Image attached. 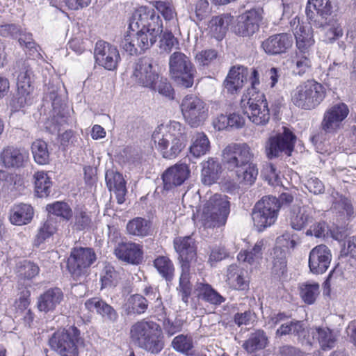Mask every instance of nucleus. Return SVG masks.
Listing matches in <instances>:
<instances>
[{"mask_svg":"<svg viewBox=\"0 0 356 356\" xmlns=\"http://www.w3.org/2000/svg\"><path fill=\"white\" fill-rule=\"evenodd\" d=\"M305 11L307 19L315 25H323L334 17L330 0H309Z\"/></svg>","mask_w":356,"mask_h":356,"instance_id":"19","label":"nucleus"},{"mask_svg":"<svg viewBox=\"0 0 356 356\" xmlns=\"http://www.w3.org/2000/svg\"><path fill=\"white\" fill-rule=\"evenodd\" d=\"M64 294L58 287L50 288L38 298L37 307L39 311L47 313L54 311L63 300Z\"/></svg>","mask_w":356,"mask_h":356,"instance_id":"29","label":"nucleus"},{"mask_svg":"<svg viewBox=\"0 0 356 356\" xmlns=\"http://www.w3.org/2000/svg\"><path fill=\"white\" fill-rule=\"evenodd\" d=\"M221 165L218 161L211 158L203 163L202 170V181L205 185H211L219 178Z\"/></svg>","mask_w":356,"mask_h":356,"instance_id":"35","label":"nucleus"},{"mask_svg":"<svg viewBox=\"0 0 356 356\" xmlns=\"http://www.w3.org/2000/svg\"><path fill=\"white\" fill-rule=\"evenodd\" d=\"M17 92L15 97L17 107H24L30 104L32 100L31 93L33 86L31 85L33 72L29 60H20L16 63Z\"/></svg>","mask_w":356,"mask_h":356,"instance_id":"11","label":"nucleus"},{"mask_svg":"<svg viewBox=\"0 0 356 356\" xmlns=\"http://www.w3.org/2000/svg\"><path fill=\"white\" fill-rule=\"evenodd\" d=\"M181 110L185 121L191 127L202 125L208 116L206 104L195 95H186L181 102Z\"/></svg>","mask_w":356,"mask_h":356,"instance_id":"12","label":"nucleus"},{"mask_svg":"<svg viewBox=\"0 0 356 356\" xmlns=\"http://www.w3.org/2000/svg\"><path fill=\"white\" fill-rule=\"evenodd\" d=\"M130 338L134 344L153 354L159 353L164 346L161 327L154 321L135 323L130 330Z\"/></svg>","mask_w":356,"mask_h":356,"instance_id":"5","label":"nucleus"},{"mask_svg":"<svg viewBox=\"0 0 356 356\" xmlns=\"http://www.w3.org/2000/svg\"><path fill=\"white\" fill-rule=\"evenodd\" d=\"M268 342V339L266 332L259 329L250 333L242 346L248 353H252L266 348Z\"/></svg>","mask_w":356,"mask_h":356,"instance_id":"34","label":"nucleus"},{"mask_svg":"<svg viewBox=\"0 0 356 356\" xmlns=\"http://www.w3.org/2000/svg\"><path fill=\"white\" fill-rule=\"evenodd\" d=\"M15 272L19 281L30 280L39 274V266L29 260H22L17 263Z\"/></svg>","mask_w":356,"mask_h":356,"instance_id":"37","label":"nucleus"},{"mask_svg":"<svg viewBox=\"0 0 356 356\" xmlns=\"http://www.w3.org/2000/svg\"><path fill=\"white\" fill-rule=\"evenodd\" d=\"M181 273L177 290L181 296L182 301L188 303L192 291V284L190 282V265L181 264Z\"/></svg>","mask_w":356,"mask_h":356,"instance_id":"42","label":"nucleus"},{"mask_svg":"<svg viewBox=\"0 0 356 356\" xmlns=\"http://www.w3.org/2000/svg\"><path fill=\"white\" fill-rule=\"evenodd\" d=\"M172 346L178 352L187 355H191L190 351L193 348L192 337L188 335L179 334L173 339Z\"/></svg>","mask_w":356,"mask_h":356,"instance_id":"56","label":"nucleus"},{"mask_svg":"<svg viewBox=\"0 0 356 356\" xmlns=\"http://www.w3.org/2000/svg\"><path fill=\"white\" fill-rule=\"evenodd\" d=\"M248 70L243 66L232 67L223 82L225 89L228 93H238L247 81Z\"/></svg>","mask_w":356,"mask_h":356,"instance_id":"27","label":"nucleus"},{"mask_svg":"<svg viewBox=\"0 0 356 356\" xmlns=\"http://www.w3.org/2000/svg\"><path fill=\"white\" fill-rule=\"evenodd\" d=\"M329 232V227L324 221L316 222L306 231L307 236H314L316 238H325Z\"/></svg>","mask_w":356,"mask_h":356,"instance_id":"59","label":"nucleus"},{"mask_svg":"<svg viewBox=\"0 0 356 356\" xmlns=\"http://www.w3.org/2000/svg\"><path fill=\"white\" fill-rule=\"evenodd\" d=\"M307 333L303 321L292 320L280 325L275 332V337L281 338L286 335H293L297 337L298 340H302Z\"/></svg>","mask_w":356,"mask_h":356,"instance_id":"33","label":"nucleus"},{"mask_svg":"<svg viewBox=\"0 0 356 356\" xmlns=\"http://www.w3.org/2000/svg\"><path fill=\"white\" fill-rule=\"evenodd\" d=\"M152 139L163 157L168 159L176 158L186 145L184 127L176 121L171 122L168 126L158 127L152 134Z\"/></svg>","mask_w":356,"mask_h":356,"instance_id":"3","label":"nucleus"},{"mask_svg":"<svg viewBox=\"0 0 356 356\" xmlns=\"http://www.w3.org/2000/svg\"><path fill=\"white\" fill-rule=\"evenodd\" d=\"M80 340V331L75 326H70L56 331L49 343L60 356H79L77 343Z\"/></svg>","mask_w":356,"mask_h":356,"instance_id":"9","label":"nucleus"},{"mask_svg":"<svg viewBox=\"0 0 356 356\" xmlns=\"http://www.w3.org/2000/svg\"><path fill=\"white\" fill-rule=\"evenodd\" d=\"M245 124L244 118L238 114L232 113L229 116L221 115L214 122V126L218 130H223L228 127L235 129H240Z\"/></svg>","mask_w":356,"mask_h":356,"instance_id":"47","label":"nucleus"},{"mask_svg":"<svg viewBox=\"0 0 356 356\" xmlns=\"http://www.w3.org/2000/svg\"><path fill=\"white\" fill-rule=\"evenodd\" d=\"M286 268V252L280 247H275L273 250V271L276 275H283Z\"/></svg>","mask_w":356,"mask_h":356,"instance_id":"54","label":"nucleus"},{"mask_svg":"<svg viewBox=\"0 0 356 356\" xmlns=\"http://www.w3.org/2000/svg\"><path fill=\"white\" fill-rule=\"evenodd\" d=\"M293 42L290 34H275L263 41L261 47L269 55H278L286 52L292 46Z\"/></svg>","mask_w":356,"mask_h":356,"instance_id":"25","label":"nucleus"},{"mask_svg":"<svg viewBox=\"0 0 356 356\" xmlns=\"http://www.w3.org/2000/svg\"><path fill=\"white\" fill-rule=\"evenodd\" d=\"M314 211L309 207H293L289 216L291 227L297 231L305 229L314 222Z\"/></svg>","mask_w":356,"mask_h":356,"instance_id":"26","label":"nucleus"},{"mask_svg":"<svg viewBox=\"0 0 356 356\" xmlns=\"http://www.w3.org/2000/svg\"><path fill=\"white\" fill-rule=\"evenodd\" d=\"M127 230L129 235L145 237L150 234L151 223L145 218L137 217L128 222Z\"/></svg>","mask_w":356,"mask_h":356,"instance_id":"40","label":"nucleus"},{"mask_svg":"<svg viewBox=\"0 0 356 356\" xmlns=\"http://www.w3.org/2000/svg\"><path fill=\"white\" fill-rule=\"evenodd\" d=\"M105 179L108 190L113 192L118 204H122L125 200L127 193L126 181L122 174L113 170L106 172Z\"/></svg>","mask_w":356,"mask_h":356,"instance_id":"30","label":"nucleus"},{"mask_svg":"<svg viewBox=\"0 0 356 356\" xmlns=\"http://www.w3.org/2000/svg\"><path fill=\"white\" fill-rule=\"evenodd\" d=\"M154 266L167 281H172L174 277L175 268L169 258L160 256L154 261Z\"/></svg>","mask_w":356,"mask_h":356,"instance_id":"52","label":"nucleus"},{"mask_svg":"<svg viewBox=\"0 0 356 356\" xmlns=\"http://www.w3.org/2000/svg\"><path fill=\"white\" fill-rule=\"evenodd\" d=\"M310 51H297L292 59L293 72L300 76L308 72L312 68Z\"/></svg>","mask_w":356,"mask_h":356,"instance_id":"38","label":"nucleus"},{"mask_svg":"<svg viewBox=\"0 0 356 356\" xmlns=\"http://www.w3.org/2000/svg\"><path fill=\"white\" fill-rule=\"evenodd\" d=\"M254 154L247 143H232L222 153V162L229 171L234 172L240 183L252 185L258 175V169L252 162Z\"/></svg>","mask_w":356,"mask_h":356,"instance_id":"2","label":"nucleus"},{"mask_svg":"<svg viewBox=\"0 0 356 356\" xmlns=\"http://www.w3.org/2000/svg\"><path fill=\"white\" fill-rule=\"evenodd\" d=\"M32 154L35 161L40 165H45L49 161V152L47 144L42 140H36L31 145Z\"/></svg>","mask_w":356,"mask_h":356,"instance_id":"50","label":"nucleus"},{"mask_svg":"<svg viewBox=\"0 0 356 356\" xmlns=\"http://www.w3.org/2000/svg\"><path fill=\"white\" fill-rule=\"evenodd\" d=\"M250 80L252 88L243 95L241 106L251 122L257 125H265L269 121L270 112L264 94L255 90L259 83L257 70L252 72Z\"/></svg>","mask_w":356,"mask_h":356,"instance_id":"4","label":"nucleus"},{"mask_svg":"<svg viewBox=\"0 0 356 356\" xmlns=\"http://www.w3.org/2000/svg\"><path fill=\"white\" fill-rule=\"evenodd\" d=\"M319 293V284L317 283L303 284L300 286V296L302 300L308 305L315 302Z\"/></svg>","mask_w":356,"mask_h":356,"instance_id":"55","label":"nucleus"},{"mask_svg":"<svg viewBox=\"0 0 356 356\" xmlns=\"http://www.w3.org/2000/svg\"><path fill=\"white\" fill-rule=\"evenodd\" d=\"M313 338L316 339L324 350L332 348L336 342V336L327 327H316L312 332Z\"/></svg>","mask_w":356,"mask_h":356,"instance_id":"45","label":"nucleus"},{"mask_svg":"<svg viewBox=\"0 0 356 356\" xmlns=\"http://www.w3.org/2000/svg\"><path fill=\"white\" fill-rule=\"evenodd\" d=\"M332 196L334 198L332 209L337 216L346 220H349L356 216V211L349 199L339 195L337 192L332 193Z\"/></svg>","mask_w":356,"mask_h":356,"instance_id":"31","label":"nucleus"},{"mask_svg":"<svg viewBox=\"0 0 356 356\" xmlns=\"http://www.w3.org/2000/svg\"><path fill=\"white\" fill-rule=\"evenodd\" d=\"M96 260L94 250L90 248H75L67 259V269L75 280L86 275L88 268Z\"/></svg>","mask_w":356,"mask_h":356,"instance_id":"13","label":"nucleus"},{"mask_svg":"<svg viewBox=\"0 0 356 356\" xmlns=\"http://www.w3.org/2000/svg\"><path fill=\"white\" fill-rule=\"evenodd\" d=\"M56 231L55 222L52 220H46L39 228L35 236L34 245L39 247Z\"/></svg>","mask_w":356,"mask_h":356,"instance_id":"53","label":"nucleus"},{"mask_svg":"<svg viewBox=\"0 0 356 356\" xmlns=\"http://www.w3.org/2000/svg\"><path fill=\"white\" fill-rule=\"evenodd\" d=\"M349 113L345 103H337L329 107L324 113L321 123V129L326 134H334L342 127V123Z\"/></svg>","mask_w":356,"mask_h":356,"instance_id":"16","label":"nucleus"},{"mask_svg":"<svg viewBox=\"0 0 356 356\" xmlns=\"http://www.w3.org/2000/svg\"><path fill=\"white\" fill-rule=\"evenodd\" d=\"M326 95L325 87L314 80H307L298 85L291 93L295 106L304 110L316 108Z\"/></svg>","mask_w":356,"mask_h":356,"instance_id":"7","label":"nucleus"},{"mask_svg":"<svg viewBox=\"0 0 356 356\" xmlns=\"http://www.w3.org/2000/svg\"><path fill=\"white\" fill-rule=\"evenodd\" d=\"M179 42L171 32H164L160 40V48L170 52L173 47L177 46Z\"/></svg>","mask_w":356,"mask_h":356,"instance_id":"64","label":"nucleus"},{"mask_svg":"<svg viewBox=\"0 0 356 356\" xmlns=\"http://www.w3.org/2000/svg\"><path fill=\"white\" fill-rule=\"evenodd\" d=\"M210 148V143L204 133H197L193 139L190 147L191 153L195 157H200L207 154Z\"/></svg>","mask_w":356,"mask_h":356,"instance_id":"49","label":"nucleus"},{"mask_svg":"<svg viewBox=\"0 0 356 356\" xmlns=\"http://www.w3.org/2000/svg\"><path fill=\"white\" fill-rule=\"evenodd\" d=\"M174 248L179 254L181 264L190 265V262L196 257L195 240L191 236H179L174 240Z\"/></svg>","mask_w":356,"mask_h":356,"instance_id":"28","label":"nucleus"},{"mask_svg":"<svg viewBox=\"0 0 356 356\" xmlns=\"http://www.w3.org/2000/svg\"><path fill=\"white\" fill-rule=\"evenodd\" d=\"M35 193L39 197H47L51 193L52 181L47 172L38 171L34 174Z\"/></svg>","mask_w":356,"mask_h":356,"instance_id":"43","label":"nucleus"},{"mask_svg":"<svg viewBox=\"0 0 356 356\" xmlns=\"http://www.w3.org/2000/svg\"><path fill=\"white\" fill-rule=\"evenodd\" d=\"M189 174L188 165L184 163H177L168 168L162 175L164 189L168 191L181 186Z\"/></svg>","mask_w":356,"mask_h":356,"instance_id":"24","label":"nucleus"},{"mask_svg":"<svg viewBox=\"0 0 356 356\" xmlns=\"http://www.w3.org/2000/svg\"><path fill=\"white\" fill-rule=\"evenodd\" d=\"M129 29L120 46L130 55H134L141 54L154 44L163 31V24L154 9L140 7L130 19Z\"/></svg>","mask_w":356,"mask_h":356,"instance_id":"1","label":"nucleus"},{"mask_svg":"<svg viewBox=\"0 0 356 356\" xmlns=\"http://www.w3.org/2000/svg\"><path fill=\"white\" fill-rule=\"evenodd\" d=\"M331 261L332 253L328 247L323 244L316 245L309 252V270L314 274H323L328 269Z\"/></svg>","mask_w":356,"mask_h":356,"instance_id":"21","label":"nucleus"},{"mask_svg":"<svg viewBox=\"0 0 356 356\" xmlns=\"http://www.w3.org/2000/svg\"><path fill=\"white\" fill-rule=\"evenodd\" d=\"M47 210L49 213L60 216L65 220L70 219L72 216V211L70 206L63 202H56L52 204H48Z\"/></svg>","mask_w":356,"mask_h":356,"instance_id":"58","label":"nucleus"},{"mask_svg":"<svg viewBox=\"0 0 356 356\" xmlns=\"http://www.w3.org/2000/svg\"><path fill=\"white\" fill-rule=\"evenodd\" d=\"M290 26L296 40L298 51H309L314 43L311 26L300 23V18L296 16L291 20Z\"/></svg>","mask_w":356,"mask_h":356,"instance_id":"22","label":"nucleus"},{"mask_svg":"<svg viewBox=\"0 0 356 356\" xmlns=\"http://www.w3.org/2000/svg\"><path fill=\"white\" fill-rule=\"evenodd\" d=\"M229 24V17L225 15L215 16L209 22L208 28L211 35L221 40L226 34Z\"/></svg>","mask_w":356,"mask_h":356,"instance_id":"39","label":"nucleus"},{"mask_svg":"<svg viewBox=\"0 0 356 356\" xmlns=\"http://www.w3.org/2000/svg\"><path fill=\"white\" fill-rule=\"evenodd\" d=\"M124 307L128 314H142L148 308L147 300L143 296L136 293L127 299Z\"/></svg>","mask_w":356,"mask_h":356,"instance_id":"46","label":"nucleus"},{"mask_svg":"<svg viewBox=\"0 0 356 356\" xmlns=\"http://www.w3.org/2000/svg\"><path fill=\"white\" fill-rule=\"evenodd\" d=\"M280 204L275 197L265 196L256 203L252 211V219L258 232H263L274 225L278 216Z\"/></svg>","mask_w":356,"mask_h":356,"instance_id":"8","label":"nucleus"},{"mask_svg":"<svg viewBox=\"0 0 356 356\" xmlns=\"http://www.w3.org/2000/svg\"><path fill=\"white\" fill-rule=\"evenodd\" d=\"M299 243L298 236L288 232L277 238V243L288 249H294Z\"/></svg>","mask_w":356,"mask_h":356,"instance_id":"63","label":"nucleus"},{"mask_svg":"<svg viewBox=\"0 0 356 356\" xmlns=\"http://www.w3.org/2000/svg\"><path fill=\"white\" fill-rule=\"evenodd\" d=\"M328 21L323 25L317 26L323 28L324 40L327 42H333L343 35V29L341 24L334 17L329 19Z\"/></svg>","mask_w":356,"mask_h":356,"instance_id":"48","label":"nucleus"},{"mask_svg":"<svg viewBox=\"0 0 356 356\" xmlns=\"http://www.w3.org/2000/svg\"><path fill=\"white\" fill-rule=\"evenodd\" d=\"M94 54L97 63L108 70H115L120 60L117 47L102 40L96 43Z\"/></svg>","mask_w":356,"mask_h":356,"instance_id":"18","label":"nucleus"},{"mask_svg":"<svg viewBox=\"0 0 356 356\" xmlns=\"http://www.w3.org/2000/svg\"><path fill=\"white\" fill-rule=\"evenodd\" d=\"M170 74L181 86H193L196 70L190 58L181 51H175L169 58Z\"/></svg>","mask_w":356,"mask_h":356,"instance_id":"10","label":"nucleus"},{"mask_svg":"<svg viewBox=\"0 0 356 356\" xmlns=\"http://www.w3.org/2000/svg\"><path fill=\"white\" fill-rule=\"evenodd\" d=\"M194 11L196 19L202 21L209 15L211 8L207 0H198L195 4Z\"/></svg>","mask_w":356,"mask_h":356,"instance_id":"60","label":"nucleus"},{"mask_svg":"<svg viewBox=\"0 0 356 356\" xmlns=\"http://www.w3.org/2000/svg\"><path fill=\"white\" fill-rule=\"evenodd\" d=\"M230 213V202L225 195L216 193L203 204L200 221L204 229L220 228L225 225Z\"/></svg>","mask_w":356,"mask_h":356,"instance_id":"6","label":"nucleus"},{"mask_svg":"<svg viewBox=\"0 0 356 356\" xmlns=\"http://www.w3.org/2000/svg\"><path fill=\"white\" fill-rule=\"evenodd\" d=\"M33 214V209L30 204H15L10 209V221L17 226L27 225L32 220Z\"/></svg>","mask_w":356,"mask_h":356,"instance_id":"32","label":"nucleus"},{"mask_svg":"<svg viewBox=\"0 0 356 356\" xmlns=\"http://www.w3.org/2000/svg\"><path fill=\"white\" fill-rule=\"evenodd\" d=\"M264 245V243L262 240L257 241L251 250L241 252L238 254V260L250 264L257 262L262 257Z\"/></svg>","mask_w":356,"mask_h":356,"instance_id":"51","label":"nucleus"},{"mask_svg":"<svg viewBox=\"0 0 356 356\" xmlns=\"http://www.w3.org/2000/svg\"><path fill=\"white\" fill-rule=\"evenodd\" d=\"M197 291L200 299L211 305H220L225 301V298L207 283L197 284Z\"/></svg>","mask_w":356,"mask_h":356,"instance_id":"36","label":"nucleus"},{"mask_svg":"<svg viewBox=\"0 0 356 356\" xmlns=\"http://www.w3.org/2000/svg\"><path fill=\"white\" fill-rule=\"evenodd\" d=\"M217 57V52L213 49H207L198 52L195 58V62L200 66L209 65Z\"/></svg>","mask_w":356,"mask_h":356,"instance_id":"62","label":"nucleus"},{"mask_svg":"<svg viewBox=\"0 0 356 356\" xmlns=\"http://www.w3.org/2000/svg\"><path fill=\"white\" fill-rule=\"evenodd\" d=\"M21 46H24L27 50L30 56H37L40 55L38 49L39 46L36 44L33 39V35L31 33L23 32L20 29V34L17 38Z\"/></svg>","mask_w":356,"mask_h":356,"instance_id":"57","label":"nucleus"},{"mask_svg":"<svg viewBox=\"0 0 356 356\" xmlns=\"http://www.w3.org/2000/svg\"><path fill=\"white\" fill-rule=\"evenodd\" d=\"M283 131L269 138L266 145V155L272 159L282 154L291 156L293 151L296 136L287 127H282Z\"/></svg>","mask_w":356,"mask_h":356,"instance_id":"14","label":"nucleus"},{"mask_svg":"<svg viewBox=\"0 0 356 356\" xmlns=\"http://www.w3.org/2000/svg\"><path fill=\"white\" fill-rule=\"evenodd\" d=\"M114 254L118 259L134 265L139 264L143 259V246L132 241L118 243Z\"/></svg>","mask_w":356,"mask_h":356,"instance_id":"23","label":"nucleus"},{"mask_svg":"<svg viewBox=\"0 0 356 356\" xmlns=\"http://www.w3.org/2000/svg\"><path fill=\"white\" fill-rule=\"evenodd\" d=\"M262 19L261 8L248 10L237 17L233 31L239 37L250 38L259 31Z\"/></svg>","mask_w":356,"mask_h":356,"instance_id":"15","label":"nucleus"},{"mask_svg":"<svg viewBox=\"0 0 356 356\" xmlns=\"http://www.w3.org/2000/svg\"><path fill=\"white\" fill-rule=\"evenodd\" d=\"M131 79L143 87H154L159 76L153 67L152 60L148 57L139 58L133 66Z\"/></svg>","mask_w":356,"mask_h":356,"instance_id":"17","label":"nucleus"},{"mask_svg":"<svg viewBox=\"0 0 356 356\" xmlns=\"http://www.w3.org/2000/svg\"><path fill=\"white\" fill-rule=\"evenodd\" d=\"M228 284L236 290H245L248 287V282L245 279L244 272L236 265L232 264L227 269Z\"/></svg>","mask_w":356,"mask_h":356,"instance_id":"41","label":"nucleus"},{"mask_svg":"<svg viewBox=\"0 0 356 356\" xmlns=\"http://www.w3.org/2000/svg\"><path fill=\"white\" fill-rule=\"evenodd\" d=\"M93 227L91 212L83 209H76L73 218V229L76 231L90 230Z\"/></svg>","mask_w":356,"mask_h":356,"instance_id":"44","label":"nucleus"},{"mask_svg":"<svg viewBox=\"0 0 356 356\" xmlns=\"http://www.w3.org/2000/svg\"><path fill=\"white\" fill-rule=\"evenodd\" d=\"M0 160L6 168L19 169L24 168L29 160V153L24 147L8 145L0 154Z\"/></svg>","mask_w":356,"mask_h":356,"instance_id":"20","label":"nucleus"},{"mask_svg":"<svg viewBox=\"0 0 356 356\" xmlns=\"http://www.w3.org/2000/svg\"><path fill=\"white\" fill-rule=\"evenodd\" d=\"M151 89L157 90L159 94L168 97V99H172L174 98L173 89L170 83L166 79L156 80L154 84V87H151Z\"/></svg>","mask_w":356,"mask_h":356,"instance_id":"61","label":"nucleus"}]
</instances>
